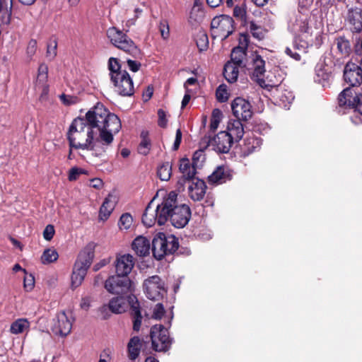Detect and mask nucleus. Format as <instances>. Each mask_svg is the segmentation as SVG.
<instances>
[{"instance_id":"obj_1","label":"nucleus","mask_w":362,"mask_h":362,"mask_svg":"<svg viewBox=\"0 0 362 362\" xmlns=\"http://www.w3.org/2000/svg\"><path fill=\"white\" fill-rule=\"evenodd\" d=\"M119 118L100 103L91 107L85 118H75L69 126L67 139L71 147L86 150L97 158L105 156L114 141V134L121 129Z\"/></svg>"},{"instance_id":"obj_2","label":"nucleus","mask_w":362,"mask_h":362,"mask_svg":"<svg viewBox=\"0 0 362 362\" xmlns=\"http://www.w3.org/2000/svg\"><path fill=\"white\" fill-rule=\"evenodd\" d=\"M177 197L175 192H170L163 200L159 211V226L164 225L168 220L178 228L188 223L191 217L190 208L185 204H178Z\"/></svg>"},{"instance_id":"obj_3","label":"nucleus","mask_w":362,"mask_h":362,"mask_svg":"<svg viewBox=\"0 0 362 362\" xmlns=\"http://www.w3.org/2000/svg\"><path fill=\"white\" fill-rule=\"evenodd\" d=\"M107 35L113 45L134 59L127 60L129 70L133 72L138 71L141 67V63L137 59L141 58L142 53L134 42L126 33L115 27L110 28Z\"/></svg>"},{"instance_id":"obj_4","label":"nucleus","mask_w":362,"mask_h":362,"mask_svg":"<svg viewBox=\"0 0 362 362\" xmlns=\"http://www.w3.org/2000/svg\"><path fill=\"white\" fill-rule=\"evenodd\" d=\"M110 81L116 93L122 96H131L134 94L133 81L117 58L110 57L108 61Z\"/></svg>"},{"instance_id":"obj_5","label":"nucleus","mask_w":362,"mask_h":362,"mask_svg":"<svg viewBox=\"0 0 362 362\" xmlns=\"http://www.w3.org/2000/svg\"><path fill=\"white\" fill-rule=\"evenodd\" d=\"M95 245L94 243H89L84 249L79 253L74 264L71 275V286L78 287L83 282L88 269L92 264L94 258Z\"/></svg>"},{"instance_id":"obj_6","label":"nucleus","mask_w":362,"mask_h":362,"mask_svg":"<svg viewBox=\"0 0 362 362\" xmlns=\"http://www.w3.org/2000/svg\"><path fill=\"white\" fill-rule=\"evenodd\" d=\"M178 249V241L174 235L165 236L160 233L152 240V252L156 259H161Z\"/></svg>"},{"instance_id":"obj_7","label":"nucleus","mask_w":362,"mask_h":362,"mask_svg":"<svg viewBox=\"0 0 362 362\" xmlns=\"http://www.w3.org/2000/svg\"><path fill=\"white\" fill-rule=\"evenodd\" d=\"M235 30L234 21L232 17L221 15L214 18L211 23V35L215 38L226 40Z\"/></svg>"},{"instance_id":"obj_8","label":"nucleus","mask_w":362,"mask_h":362,"mask_svg":"<svg viewBox=\"0 0 362 362\" xmlns=\"http://www.w3.org/2000/svg\"><path fill=\"white\" fill-rule=\"evenodd\" d=\"M150 337L152 348L156 351L165 352L170 349L173 339L170 337L168 329L163 325H153L151 328Z\"/></svg>"},{"instance_id":"obj_9","label":"nucleus","mask_w":362,"mask_h":362,"mask_svg":"<svg viewBox=\"0 0 362 362\" xmlns=\"http://www.w3.org/2000/svg\"><path fill=\"white\" fill-rule=\"evenodd\" d=\"M132 282L129 276L112 275L105 281L104 287L110 293L122 296L132 292Z\"/></svg>"},{"instance_id":"obj_10","label":"nucleus","mask_w":362,"mask_h":362,"mask_svg":"<svg viewBox=\"0 0 362 362\" xmlns=\"http://www.w3.org/2000/svg\"><path fill=\"white\" fill-rule=\"evenodd\" d=\"M338 102L339 106L351 109L362 115V93L351 87L346 88L339 93Z\"/></svg>"},{"instance_id":"obj_11","label":"nucleus","mask_w":362,"mask_h":362,"mask_svg":"<svg viewBox=\"0 0 362 362\" xmlns=\"http://www.w3.org/2000/svg\"><path fill=\"white\" fill-rule=\"evenodd\" d=\"M143 288L146 297L151 300H160L166 294L164 281L158 275L146 279Z\"/></svg>"},{"instance_id":"obj_12","label":"nucleus","mask_w":362,"mask_h":362,"mask_svg":"<svg viewBox=\"0 0 362 362\" xmlns=\"http://www.w3.org/2000/svg\"><path fill=\"white\" fill-rule=\"evenodd\" d=\"M233 115L240 121H248L252 117L251 104L243 98H236L231 103Z\"/></svg>"},{"instance_id":"obj_13","label":"nucleus","mask_w":362,"mask_h":362,"mask_svg":"<svg viewBox=\"0 0 362 362\" xmlns=\"http://www.w3.org/2000/svg\"><path fill=\"white\" fill-rule=\"evenodd\" d=\"M72 322L71 315L69 317L65 312H60L53 319L52 330L56 335L66 337L71 332Z\"/></svg>"},{"instance_id":"obj_14","label":"nucleus","mask_w":362,"mask_h":362,"mask_svg":"<svg viewBox=\"0 0 362 362\" xmlns=\"http://www.w3.org/2000/svg\"><path fill=\"white\" fill-rule=\"evenodd\" d=\"M344 78L351 88L362 83V68L354 63H347L344 70Z\"/></svg>"},{"instance_id":"obj_15","label":"nucleus","mask_w":362,"mask_h":362,"mask_svg":"<svg viewBox=\"0 0 362 362\" xmlns=\"http://www.w3.org/2000/svg\"><path fill=\"white\" fill-rule=\"evenodd\" d=\"M233 143L231 136L225 131L220 132L209 141V144L212 146L215 151L223 153H228Z\"/></svg>"},{"instance_id":"obj_16","label":"nucleus","mask_w":362,"mask_h":362,"mask_svg":"<svg viewBox=\"0 0 362 362\" xmlns=\"http://www.w3.org/2000/svg\"><path fill=\"white\" fill-rule=\"evenodd\" d=\"M251 78L261 86L265 85L264 76L265 73V62L259 54H253L251 67Z\"/></svg>"},{"instance_id":"obj_17","label":"nucleus","mask_w":362,"mask_h":362,"mask_svg":"<svg viewBox=\"0 0 362 362\" xmlns=\"http://www.w3.org/2000/svg\"><path fill=\"white\" fill-rule=\"evenodd\" d=\"M179 170L182 175L178 179L177 186L180 190L183 191L187 180L194 178L197 173V169L190 164L188 158H182L180 161Z\"/></svg>"},{"instance_id":"obj_18","label":"nucleus","mask_w":362,"mask_h":362,"mask_svg":"<svg viewBox=\"0 0 362 362\" xmlns=\"http://www.w3.org/2000/svg\"><path fill=\"white\" fill-rule=\"evenodd\" d=\"M187 182L189 183V197L194 202L203 199L206 189V185L204 181L194 176L192 180H187Z\"/></svg>"},{"instance_id":"obj_19","label":"nucleus","mask_w":362,"mask_h":362,"mask_svg":"<svg viewBox=\"0 0 362 362\" xmlns=\"http://www.w3.org/2000/svg\"><path fill=\"white\" fill-rule=\"evenodd\" d=\"M115 264L117 275L128 276L134 265V258L130 255H121L117 257Z\"/></svg>"},{"instance_id":"obj_20","label":"nucleus","mask_w":362,"mask_h":362,"mask_svg":"<svg viewBox=\"0 0 362 362\" xmlns=\"http://www.w3.org/2000/svg\"><path fill=\"white\" fill-rule=\"evenodd\" d=\"M233 177L232 171L225 166H218L213 173L209 176V183L220 185L230 181Z\"/></svg>"},{"instance_id":"obj_21","label":"nucleus","mask_w":362,"mask_h":362,"mask_svg":"<svg viewBox=\"0 0 362 362\" xmlns=\"http://www.w3.org/2000/svg\"><path fill=\"white\" fill-rule=\"evenodd\" d=\"M161 204H158L156 209L151 207V203L146 206L142 216V222L147 227H151L157 222L159 224L160 208Z\"/></svg>"},{"instance_id":"obj_22","label":"nucleus","mask_w":362,"mask_h":362,"mask_svg":"<svg viewBox=\"0 0 362 362\" xmlns=\"http://www.w3.org/2000/svg\"><path fill=\"white\" fill-rule=\"evenodd\" d=\"M225 132L231 136V139L234 142H238L244 135L243 125L240 120H231L228 122L227 130Z\"/></svg>"},{"instance_id":"obj_23","label":"nucleus","mask_w":362,"mask_h":362,"mask_svg":"<svg viewBox=\"0 0 362 362\" xmlns=\"http://www.w3.org/2000/svg\"><path fill=\"white\" fill-rule=\"evenodd\" d=\"M132 249L140 257H145L150 252V241L143 236H139L135 238L132 243Z\"/></svg>"},{"instance_id":"obj_24","label":"nucleus","mask_w":362,"mask_h":362,"mask_svg":"<svg viewBox=\"0 0 362 362\" xmlns=\"http://www.w3.org/2000/svg\"><path fill=\"white\" fill-rule=\"evenodd\" d=\"M115 197L112 195H108L103 202L99 212V217L100 220L105 221L111 214L115 206Z\"/></svg>"},{"instance_id":"obj_25","label":"nucleus","mask_w":362,"mask_h":362,"mask_svg":"<svg viewBox=\"0 0 362 362\" xmlns=\"http://www.w3.org/2000/svg\"><path fill=\"white\" fill-rule=\"evenodd\" d=\"M142 342L139 337H133L127 344L128 356L131 360H135L139 355Z\"/></svg>"},{"instance_id":"obj_26","label":"nucleus","mask_w":362,"mask_h":362,"mask_svg":"<svg viewBox=\"0 0 362 362\" xmlns=\"http://www.w3.org/2000/svg\"><path fill=\"white\" fill-rule=\"evenodd\" d=\"M108 308L112 313H122L127 308L126 300L123 296L114 297L109 301Z\"/></svg>"},{"instance_id":"obj_27","label":"nucleus","mask_w":362,"mask_h":362,"mask_svg":"<svg viewBox=\"0 0 362 362\" xmlns=\"http://www.w3.org/2000/svg\"><path fill=\"white\" fill-rule=\"evenodd\" d=\"M239 67L233 62H227L223 69L225 78L230 83L237 81L239 74Z\"/></svg>"},{"instance_id":"obj_28","label":"nucleus","mask_w":362,"mask_h":362,"mask_svg":"<svg viewBox=\"0 0 362 362\" xmlns=\"http://www.w3.org/2000/svg\"><path fill=\"white\" fill-rule=\"evenodd\" d=\"M131 316L133 321V329L138 332L141 325L142 316L139 303L137 300L131 305Z\"/></svg>"},{"instance_id":"obj_29","label":"nucleus","mask_w":362,"mask_h":362,"mask_svg":"<svg viewBox=\"0 0 362 362\" xmlns=\"http://www.w3.org/2000/svg\"><path fill=\"white\" fill-rule=\"evenodd\" d=\"M30 327V322L25 318H20L14 321L10 327L12 334H18L23 333Z\"/></svg>"},{"instance_id":"obj_30","label":"nucleus","mask_w":362,"mask_h":362,"mask_svg":"<svg viewBox=\"0 0 362 362\" xmlns=\"http://www.w3.org/2000/svg\"><path fill=\"white\" fill-rule=\"evenodd\" d=\"M246 56V51L244 48L240 47H236L233 49L230 54V61L228 62H233L235 65L242 66L243 64V60Z\"/></svg>"},{"instance_id":"obj_31","label":"nucleus","mask_w":362,"mask_h":362,"mask_svg":"<svg viewBox=\"0 0 362 362\" xmlns=\"http://www.w3.org/2000/svg\"><path fill=\"white\" fill-rule=\"evenodd\" d=\"M335 44L339 52L343 57H348L351 52L349 41L344 37H339L335 40Z\"/></svg>"},{"instance_id":"obj_32","label":"nucleus","mask_w":362,"mask_h":362,"mask_svg":"<svg viewBox=\"0 0 362 362\" xmlns=\"http://www.w3.org/2000/svg\"><path fill=\"white\" fill-rule=\"evenodd\" d=\"M172 175V164L164 162L158 167L157 175L162 181H168Z\"/></svg>"},{"instance_id":"obj_33","label":"nucleus","mask_w":362,"mask_h":362,"mask_svg":"<svg viewBox=\"0 0 362 362\" xmlns=\"http://www.w3.org/2000/svg\"><path fill=\"white\" fill-rule=\"evenodd\" d=\"M197 46L200 52L206 50L209 47V39L206 33L202 30H199L195 35Z\"/></svg>"},{"instance_id":"obj_34","label":"nucleus","mask_w":362,"mask_h":362,"mask_svg":"<svg viewBox=\"0 0 362 362\" xmlns=\"http://www.w3.org/2000/svg\"><path fill=\"white\" fill-rule=\"evenodd\" d=\"M48 67L45 64H41L38 68V74L37 78V85H40L43 88V90H46L45 83L48 77Z\"/></svg>"},{"instance_id":"obj_35","label":"nucleus","mask_w":362,"mask_h":362,"mask_svg":"<svg viewBox=\"0 0 362 362\" xmlns=\"http://www.w3.org/2000/svg\"><path fill=\"white\" fill-rule=\"evenodd\" d=\"M141 141L138 147V151L140 154L147 155L150 151L151 141L148 138V132H142L141 134Z\"/></svg>"},{"instance_id":"obj_36","label":"nucleus","mask_w":362,"mask_h":362,"mask_svg":"<svg viewBox=\"0 0 362 362\" xmlns=\"http://www.w3.org/2000/svg\"><path fill=\"white\" fill-rule=\"evenodd\" d=\"M206 160V156L204 150L199 149L196 151L192 156V165L196 169L201 168Z\"/></svg>"},{"instance_id":"obj_37","label":"nucleus","mask_w":362,"mask_h":362,"mask_svg":"<svg viewBox=\"0 0 362 362\" xmlns=\"http://www.w3.org/2000/svg\"><path fill=\"white\" fill-rule=\"evenodd\" d=\"M58 257V253L55 250L49 248L44 251L41 260L43 264H49L56 261Z\"/></svg>"},{"instance_id":"obj_38","label":"nucleus","mask_w":362,"mask_h":362,"mask_svg":"<svg viewBox=\"0 0 362 362\" xmlns=\"http://www.w3.org/2000/svg\"><path fill=\"white\" fill-rule=\"evenodd\" d=\"M249 28L252 36L258 40H261L264 37V30L255 22H250Z\"/></svg>"},{"instance_id":"obj_39","label":"nucleus","mask_w":362,"mask_h":362,"mask_svg":"<svg viewBox=\"0 0 362 362\" xmlns=\"http://www.w3.org/2000/svg\"><path fill=\"white\" fill-rule=\"evenodd\" d=\"M246 8L245 5L235 6L233 8V16L243 23H246Z\"/></svg>"},{"instance_id":"obj_40","label":"nucleus","mask_w":362,"mask_h":362,"mask_svg":"<svg viewBox=\"0 0 362 362\" xmlns=\"http://www.w3.org/2000/svg\"><path fill=\"white\" fill-rule=\"evenodd\" d=\"M133 222V218L129 214H124L119 218L118 225L120 229L127 230Z\"/></svg>"},{"instance_id":"obj_41","label":"nucleus","mask_w":362,"mask_h":362,"mask_svg":"<svg viewBox=\"0 0 362 362\" xmlns=\"http://www.w3.org/2000/svg\"><path fill=\"white\" fill-rule=\"evenodd\" d=\"M228 93L226 85H221L218 87L216 95L218 101L221 103L226 102L228 98Z\"/></svg>"},{"instance_id":"obj_42","label":"nucleus","mask_w":362,"mask_h":362,"mask_svg":"<svg viewBox=\"0 0 362 362\" xmlns=\"http://www.w3.org/2000/svg\"><path fill=\"white\" fill-rule=\"evenodd\" d=\"M261 145V141L259 139L251 137L245 140V146H247V151L251 153Z\"/></svg>"},{"instance_id":"obj_43","label":"nucleus","mask_w":362,"mask_h":362,"mask_svg":"<svg viewBox=\"0 0 362 362\" xmlns=\"http://www.w3.org/2000/svg\"><path fill=\"white\" fill-rule=\"evenodd\" d=\"M203 11L199 7L194 5L190 12L189 18L195 22H199L203 18Z\"/></svg>"},{"instance_id":"obj_44","label":"nucleus","mask_w":362,"mask_h":362,"mask_svg":"<svg viewBox=\"0 0 362 362\" xmlns=\"http://www.w3.org/2000/svg\"><path fill=\"white\" fill-rule=\"evenodd\" d=\"M57 40L55 39L50 40L49 42L47 44V56L51 59H54L57 55Z\"/></svg>"},{"instance_id":"obj_45","label":"nucleus","mask_w":362,"mask_h":362,"mask_svg":"<svg viewBox=\"0 0 362 362\" xmlns=\"http://www.w3.org/2000/svg\"><path fill=\"white\" fill-rule=\"evenodd\" d=\"M159 30L163 39H168L170 35L168 22L167 20H161L159 23Z\"/></svg>"},{"instance_id":"obj_46","label":"nucleus","mask_w":362,"mask_h":362,"mask_svg":"<svg viewBox=\"0 0 362 362\" xmlns=\"http://www.w3.org/2000/svg\"><path fill=\"white\" fill-rule=\"evenodd\" d=\"M81 174H86V170L79 168L77 167H74L70 169L69 173V181H74L78 179L80 175Z\"/></svg>"},{"instance_id":"obj_47","label":"nucleus","mask_w":362,"mask_h":362,"mask_svg":"<svg viewBox=\"0 0 362 362\" xmlns=\"http://www.w3.org/2000/svg\"><path fill=\"white\" fill-rule=\"evenodd\" d=\"M61 101L65 105H71L73 104H76L78 102V98L73 95H66V94H62L60 96Z\"/></svg>"},{"instance_id":"obj_48","label":"nucleus","mask_w":362,"mask_h":362,"mask_svg":"<svg viewBox=\"0 0 362 362\" xmlns=\"http://www.w3.org/2000/svg\"><path fill=\"white\" fill-rule=\"evenodd\" d=\"M23 286L25 289L28 291H31L34 288L35 278L32 274L26 275L24 277Z\"/></svg>"},{"instance_id":"obj_49","label":"nucleus","mask_w":362,"mask_h":362,"mask_svg":"<svg viewBox=\"0 0 362 362\" xmlns=\"http://www.w3.org/2000/svg\"><path fill=\"white\" fill-rule=\"evenodd\" d=\"M165 313V309L162 303H158L156 305L152 317L156 320L160 319Z\"/></svg>"},{"instance_id":"obj_50","label":"nucleus","mask_w":362,"mask_h":362,"mask_svg":"<svg viewBox=\"0 0 362 362\" xmlns=\"http://www.w3.org/2000/svg\"><path fill=\"white\" fill-rule=\"evenodd\" d=\"M298 25V31L302 33H308L310 32V28L308 25V21L307 18L304 19H298L297 20Z\"/></svg>"},{"instance_id":"obj_51","label":"nucleus","mask_w":362,"mask_h":362,"mask_svg":"<svg viewBox=\"0 0 362 362\" xmlns=\"http://www.w3.org/2000/svg\"><path fill=\"white\" fill-rule=\"evenodd\" d=\"M158 126L162 128H165L167 126V124H168V119L166 117L165 112L162 109H159L158 110Z\"/></svg>"},{"instance_id":"obj_52","label":"nucleus","mask_w":362,"mask_h":362,"mask_svg":"<svg viewBox=\"0 0 362 362\" xmlns=\"http://www.w3.org/2000/svg\"><path fill=\"white\" fill-rule=\"evenodd\" d=\"M54 235V228L52 225H47L44 231H43V237L46 240H50L52 239Z\"/></svg>"},{"instance_id":"obj_53","label":"nucleus","mask_w":362,"mask_h":362,"mask_svg":"<svg viewBox=\"0 0 362 362\" xmlns=\"http://www.w3.org/2000/svg\"><path fill=\"white\" fill-rule=\"evenodd\" d=\"M37 49V42L35 40H31L27 47V53L29 56H33Z\"/></svg>"},{"instance_id":"obj_54","label":"nucleus","mask_w":362,"mask_h":362,"mask_svg":"<svg viewBox=\"0 0 362 362\" xmlns=\"http://www.w3.org/2000/svg\"><path fill=\"white\" fill-rule=\"evenodd\" d=\"M182 141V132L180 129H177L176 134H175V139L173 144V149L174 151H176L179 148V146L180 145Z\"/></svg>"},{"instance_id":"obj_55","label":"nucleus","mask_w":362,"mask_h":362,"mask_svg":"<svg viewBox=\"0 0 362 362\" xmlns=\"http://www.w3.org/2000/svg\"><path fill=\"white\" fill-rule=\"evenodd\" d=\"M98 311L100 312V313L102 315V318L105 320L107 319V317H109L110 316V314H109V308H108V303L107 304H104L99 309H98Z\"/></svg>"},{"instance_id":"obj_56","label":"nucleus","mask_w":362,"mask_h":362,"mask_svg":"<svg viewBox=\"0 0 362 362\" xmlns=\"http://www.w3.org/2000/svg\"><path fill=\"white\" fill-rule=\"evenodd\" d=\"M285 52L287 55L296 61H299L300 59V55L296 51L295 49L293 50L289 47H286Z\"/></svg>"},{"instance_id":"obj_57","label":"nucleus","mask_w":362,"mask_h":362,"mask_svg":"<svg viewBox=\"0 0 362 362\" xmlns=\"http://www.w3.org/2000/svg\"><path fill=\"white\" fill-rule=\"evenodd\" d=\"M248 37L245 34L241 35V37L240 38V44L241 46L240 47L244 48V50L246 51L248 47Z\"/></svg>"},{"instance_id":"obj_58","label":"nucleus","mask_w":362,"mask_h":362,"mask_svg":"<svg viewBox=\"0 0 362 362\" xmlns=\"http://www.w3.org/2000/svg\"><path fill=\"white\" fill-rule=\"evenodd\" d=\"M103 182L99 178H94L90 180V186L95 189H100L103 187Z\"/></svg>"},{"instance_id":"obj_59","label":"nucleus","mask_w":362,"mask_h":362,"mask_svg":"<svg viewBox=\"0 0 362 362\" xmlns=\"http://www.w3.org/2000/svg\"><path fill=\"white\" fill-rule=\"evenodd\" d=\"M221 117H222L221 111L218 109H214L212 112L211 119L221 122Z\"/></svg>"},{"instance_id":"obj_60","label":"nucleus","mask_w":362,"mask_h":362,"mask_svg":"<svg viewBox=\"0 0 362 362\" xmlns=\"http://www.w3.org/2000/svg\"><path fill=\"white\" fill-rule=\"evenodd\" d=\"M223 2V0H206L207 4L211 8H216Z\"/></svg>"},{"instance_id":"obj_61","label":"nucleus","mask_w":362,"mask_h":362,"mask_svg":"<svg viewBox=\"0 0 362 362\" xmlns=\"http://www.w3.org/2000/svg\"><path fill=\"white\" fill-rule=\"evenodd\" d=\"M358 16L361 18V21L355 24L354 29L356 32H360L362 30V10L358 13Z\"/></svg>"},{"instance_id":"obj_62","label":"nucleus","mask_w":362,"mask_h":362,"mask_svg":"<svg viewBox=\"0 0 362 362\" xmlns=\"http://www.w3.org/2000/svg\"><path fill=\"white\" fill-rule=\"evenodd\" d=\"M90 307V300L88 298H83L81 303V308L84 310H88Z\"/></svg>"},{"instance_id":"obj_63","label":"nucleus","mask_w":362,"mask_h":362,"mask_svg":"<svg viewBox=\"0 0 362 362\" xmlns=\"http://www.w3.org/2000/svg\"><path fill=\"white\" fill-rule=\"evenodd\" d=\"M191 96L189 94L186 93L182 100L181 108L183 109L189 102Z\"/></svg>"},{"instance_id":"obj_64","label":"nucleus","mask_w":362,"mask_h":362,"mask_svg":"<svg viewBox=\"0 0 362 362\" xmlns=\"http://www.w3.org/2000/svg\"><path fill=\"white\" fill-rule=\"evenodd\" d=\"M197 78H193V77H192V78H189L186 81V82L185 83L184 86H185V88L186 89H187V86H188L194 85V84H195V83H197Z\"/></svg>"}]
</instances>
